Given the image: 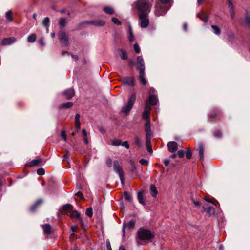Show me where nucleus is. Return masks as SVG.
Here are the masks:
<instances>
[{
    "label": "nucleus",
    "instance_id": "412c9836",
    "mask_svg": "<svg viewBox=\"0 0 250 250\" xmlns=\"http://www.w3.org/2000/svg\"><path fill=\"white\" fill-rule=\"evenodd\" d=\"M15 41L16 38L14 37L5 38L2 40L1 44L3 45H9L12 43H14Z\"/></svg>",
    "mask_w": 250,
    "mask_h": 250
},
{
    "label": "nucleus",
    "instance_id": "0eeeda50",
    "mask_svg": "<svg viewBox=\"0 0 250 250\" xmlns=\"http://www.w3.org/2000/svg\"><path fill=\"white\" fill-rule=\"evenodd\" d=\"M222 117V113L219 109H214L208 115V117L211 119L220 120Z\"/></svg>",
    "mask_w": 250,
    "mask_h": 250
},
{
    "label": "nucleus",
    "instance_id": "052dcab7",
    "mask_svg": "<svg viewBox=\"0 0 250 250\" xmlns=\"http://www.w3.org/2000/svg\"><path fill=\"white\" fill-rule=\"evenodd\" d=\"M106 246L107 250H112L109 241L106 242Z\"/></svg>",
    "mask_w": 250,
    "mask_h": 250
},
{
    "label": "nucleus",
    "instance_id": "7c9ffc66",
    "mask_svg": "<svg viewBox=\"0 0 250 250\" xmlns=\"http://www.w3.org/2000/svg\"><path fill=\"white\" fill-rule=\"evenodd\" d=\"M104 11L108 14H113L114 13V10L113 9L109 6L105 7L104 9Z\"/></svg>",
    "mask_w": 250,
    "mask_h": 250
},
{
    "label": "nucleus",
    "instance_id": "a18cd8bd",
    "mask_svg": "<svg viewBox=\"0 0 250 250\" xmlns=\"http://www.w3.org/2000/svg\"><path fill=\"white\" fill-rule=\"evenodd\" d=\"M203 211H206L208 213H210L212 211H214V208L211 207H208V208H203Z\"/></svg>",
    "mask_w": 250,
    "mask_h": 250
},
{
    "label": "nucleus",
    "instance_id": "37998d69",
    "mask_svg": "<svg viewBox=\"0 0 250 250\" xmlns=\"http://www.w3.org/2000/svg\"><path fill=\"white\" fill-rule=\"evenodd\" d=\"M111 20L112 22L116 25H119L121 24V22L119 21V20L117 18L115 17L112 18Z\"/></svg>",
    "mask_w": 250,
    "mask_h": 250
},
{
    "label": "nucleus",
    "instance_id": "423d86ee",
    "mask_svg": "<svg viewBox=\"0 0 250 250\" xmlns=\"http://www.w3.org/2000/svg\"><path fill=\"white\" fill-rule=\"evenodd\" d=\"M155 15L158 17L165 15L167 11V7L162 5L160 3H157L155 6Z\"/></svg>",
    "mask_w": 250,
    "mask_h": 250
},
{
    "label": "nucleus",
    "instance_id": "c85d7f7f",
    "mask_svg": "<svg viewBox=\"0 0 250 250\" xmlns=\"http://www.w3.org/2000/svg\"><path fill=\"white\" fill-rule=\"evenodd\" d=\"M42 203H43V201L42 199H39L37 201H36V202L35 203V204H34V205L32 206V210L34 209H35L39 206L41 205Z\"/></svg>",
    "mask_w": 250,
    "mask_h": 250
},
{
    "label": "nucleus",
    "instance_id": "393cba45",
    "mask_svg": "<svg viewBox=\"0 0 250 250\" xmlns=\"http://www.w3.org/2000/svg\"><path fill=\"white\" fill-rule=\"evenodd\" d=\"M145 130L146 132V137L150 136L151 137V128H150V121H148L145 126Z\"/></svg>",
    "mask_w": 250,
    "mask_h": 250
},
{
    "label": "nucleus",
    "instance_id": "ea45409f",
    "mask_svg": "<svg viewBox=\"0 0 250 250\" xmlns=\"http://www.w3.org/2000/svg\"><path fill=\"white\" fill-rule=\"evenodd\" d=\"M135 144L139 147L141 146V143L140 138L138 137H135L134 138Z\"/></svg>",
    "mask_w": 250,
    "mask_h": 250
},
{
    "label": "nucleus",
    "instance_id": "c756f323",
    "mask_svg": "<svg viewBox=\"0 0 250 250\" xmlns=\"http://www.w3.org/2000/svg\"><path fill=\"white\" fill-rule=\"evenodd\" d=\"M211 27L216 35H219L220 34L221 30L218 26L216 25H211Z\"/></svg>",
    "mask_w": 250,
    "mask_h": 250
},
{
    "label": "nucleus",
    "instance_id": "603ef678",
    "mask_svg": "<svg viewBox=\"0 0 250 250\" xmlns=\"http://www.w3.org/2000/svg\"><path fill=\"white\" fill-rule=\"evenodd\" d=\"M49 21H50L49 18L48 17H46L44 19V20L43 21V24H44V25L47 26L48 25V24L49 23Z\"/></svg>",
    "mask_w": 250,
    "mask_h": 250
},
{
    "label": "nucleus",
    "instance_id": "49530a36",
    "mask_svg": "<svg viewBox=\"0 0 250 250\" xmlns=\"http://www.w3.org/2000/svg\"><path fill=\"white\" fill-rule=\"evenodd\" d=\"M134 49L136 53L140 52V49L138 44L136 43L134 45Z\"/></svg>",
    "mask_w": 250,
    "mask_h": 250
},
{
    "label": "nucleus",
    "instance_id": "4d7b16f0",
    "mask_svg": "<svg viewBox=\"0 0 250 250\" xmlns=\"http://www.w3.org/2000/svg\"><path fill=\"white\" fill-rule=\"evenodd\" d=\"M38 43L42 46L44 45V43L42 38H41L40 39H39V40L38 41Z\"/></svg>",
    "mask_w": 250,
    "mask_h": 250
},
{
    "label": "nucleus",
    "instance_id": "4be33fe9",
    "mask_svg": "<svg viewBox=\"0 0 250 250\" xmlns=\"http://www.w3.org/2000/svg\"><path fill=\"white\" fill-rule=\"evenodd\" d=\"M137 198L139 202L143 205H146L145 200L144 199V192L143 191H140L137 194Z\"/></svg>",
    "mask_w": 250,
    "mask_h": 250
},
{
    "label": "nucleus",
    "instance_id": "bf43d9fd",
    "mask_svg": "<svg viewBox=\"0 0 250 250\" xmlns=\"http://www.w3.org/2000/svg\"><path fill=\"white\" fill-rule=\"evenodd\" d=\"M246 23L250 27V17H247L246 19Z\"/></svg>",
    "mask_w": 250,
    "mask_h": 250
},
{
    "label": "nucleus",
    "instance_id": "5fc2aeb1",
    "mask_svg": "<svg viewBox=\"0 0 250 250\" xmlns=\"http://www.w3.org/2000/svg\"><path fill=\"white\" fill-rule=\"evenodd\" d=\"M139 162L142 165H147V164H148V161L147 160H145V159H141L139 161Z\"/></svg>",
    "mask_w": 250,
    "mask_h": 250
},
{
    "label": "nucleus",
    "instance_id": "f03ea898",
    "mask_svg": "<svg viewBox=\"0 0 250 250\" xmlns=\"http://www.w3.org/2000/svg\"><path fill=\"white\" fill-rule=\"evenodd\" d=\"M137 235L142 240H149L154 237V234L147 229L141 228L139 229Z\"/></svg>",
    "mask_w": 250,
    "mask_h": 250
},
{
    "label": "nucleus",
    "instance_id": "c03bdc74",
    "mask_svg": "<svg viewBox=\"0 0 250 250\" xmlns=\"http://www.w3.org/2000/svg\"><path fill=\"white\" fill-rule=\"evenodd\" d=\"M186 157L188 159H190L192 157V152L190 150H188L186 152Z\"/></svg>",
    "mask_w": 250,
    "mask_h": 250
},
{
    "label": "nucleus",
    "instance_id": "f3484780",
    "mask_svg": "<svg viewBox=\"0 0 250 250\" xmlns=\"http://www.w3.org/2000/svg\"><path fill=\"white\" fill-rule=\"evenodd\" d=\"M137 69L138 70H145V67L144 65V60L142 56L137 57Z\"/></svg>",
    "mask_w": 250,
    "mask_h": 250
},
{
    "label": "nucleus",
    "instance_id": "774afa93",
    "mask_svg": "<svg viewBox=\"0 0 250 250\" xmlns=\"http://www.w3.org/2000/svg\"><path fill=\"white\" fill-rule=\"evenodd\" d=\"M75 196H78V197H83V195H82V194L80 192H78L76 193L75 194Z\"/></svg>",
    "mask_w": 250,
    "mask_h": 250
},
{
    "label": "nucleus",
    "instance_id": "2f4dec72",
    "mask_svg": "<svg viewBox=\"0 0 250 250\" xmlns=\"http://www.w3.org/2000/svg\"><path fill=\"white\" fill-rule=\"evenodd\" d=\"M66 23V20L64 18H60L59 20V25L61 27L65 26Z\"/></svg>",
    "mask_w": 250,
    "mask_h": 250
},
{
    "label": "nucleus",
    "instance_id": "0e129e2a",
    "mask_svg": "<svg viewBox=\"0 0 250 250\" xmlns=\"http://www.w3.org/2000/svg\"><path fill=\"white\" fill-rule=\"evenodd\" d=\"M71 57L75 61H77L78 60V59H79L78 56L77 55H74V54H71Z\"/></svg>",
    "mask_w": 250,
    "mask_h": 250
},
{
    "label": "nucleus",
    "instance_id": "4c0bfd02",
    "mask_svg": "<svg viewBox=\"0 0 250 250\" xmlns=\"http://www.w3.org/2000/svg\"><path fill=\"white\" fill-rule=\"evenodd\" d=\"M6 18L10 21H12L13 20L12 16V12L10 11H8L6 13Z\"/></svg>",
    "mask_w": 250,
    "mask_h": 250
},
{
    "label": "nucleus",
    "instance_id": "8fccbe9b",
    "mask_svg": "<svg viewBox=\"0 0 250 250\" xmlns=\"http://www.w3.org/2000/svg\"><path fill=\"white\" fill-rule=\"evenodd\" d=\"M192 202H193V204L194 205V206L196 207L199 208L200 207L201 204H200V203L198 201L195 200H194L193 199H192Z\"/></svg>",
    "mask_w": 250,
    "mask_h": 250
},
{
    "label": "nucleus",
    "instance_id": "cd10ccee",
    "mask_svg": "<svg viewBox=\"0 0 250 250\" xmlns=\"http://www.w3.org/2000/svg\"><path fill=\"white\" fill-rule=\"evenodd\" d=\"M120 53V56L122 60H126L128 58L127 54L126 52L123 50V49H120L119 50Z\"/></svg>",
    "mask_w": 250,
    "mask_h": 250
},
{
    "label": "nucleus",
    "instance_id": "ddd939ff",
    "mask_svg": "<svg viewBox=\"0 0 250 250\" xmlns=\"http://www.w3.org/2000/svg\"><path fill=\"white\" fill-rule=\"evenodd\" d=\"M198 150L200 156V159L203 161L204 159V154L205 150V145L203 142H200L198 144Z\"/></svg>",
    "mask_w": 250,
    "mask_h": 250
},
{
    "label": "nucleus",
    "instance_id": "f704fd0d",
    "mask_svg": "<svg viewBox=\"0 0 250 250\" xmlns=\"http://www.w3.org/2000/svg\"><path fill=\"white\" fill-rule=\"evenodd\" d=\"M128 34H129V37H128L129 40L131 42H132V41H133L134 38V36L133 35L132 30L131 27H129V28Z\"/></svg>",
    "mask_w": 250,
    "mask_h": 250
},
{
    "label": "nucleus",
    "instance_id": "a878e982",
    "mask_svg": "<svg viewBox=\"0 0 250 250\" xmlns=\"http://www.w3.org/2000/svg\"><path fill=\"white\" fill-rule=\"evenodd\" d=\"M135 221L131 220L129 222H127L124 225V228H127L130 229H132L134 228L135 226Z\"/></svg>",
    "mask_w": 250,
    "mask_h": 250
},
{
    "label": "nucleus",
    "instance_id": "09e8293b",
    "mask_svg": "<svg viewBox=\"0 0 250 250\" xmlns=\"http://www.w3.org/2000/svg\"><path fill=\"white\" fill-rule=\"evenodd\" d=\"M121 145L125 147L127 149H128L129 148V145L127 141H125L123 142V143H121Z\"/></svg>",
    "mask_w": 250,
    "mask_h": 250
},
{
    "label": "nucleus",
    "instance_id": "5701e85b",
    "mask_svg": "<svg viewBox=\"0 0 250 250\" xmlns=\"http://www.w3.org/2000/svg\"><path fill=\"white\" fill-rule=\"evenodd\" d=\"M146 147L148 151L151 154L153 150L151 147V137L150 136L146 137Z\"/></svg>",
    "mask_w": 250,
    "mask_h": 250
},
{
    "label": "nucleus",
    "instance_id": "39448f33",
    "mask_svg": "<svg viewBox=\"0 0 250 250\" xmlns=\"http://www.w3.org/2000/svg\"><path fill=\"white\" fill-rule=\"evenodd\" d=\"M113 169L114 171L117 173L120 177V179L122 184L124 183V172L121 166L120 165L118 161H114L113 162Z\"/></svg>",
    "mask_w": 250,
    "mask_h": 250
},
{
    "label": "nucleus",
    "instance_id": "79ce46f5",
    "mask_svg": "<svg viewBox=\"0 0 250 250\" xmlns=\"http://www.w3.org/2000/svg\"><path fill=\"white\" fill-rule=\"evenodd\" d=\"M37 173L39 175H43L45 174V170L43 168H38Z\"/></svg>",
    "mask_w": 250,
    "mask_h": 250
},
{
    "label": "nucleus",
    "instance_id": "58836bf2",
    "mask_svg": "<svg viewBox=\"0 0 250 250\" xmlns=\"http://www.w3.org/2000/svg\"><path fill=\"white\" fill-rule=\"evenodd\" d=\"M85 213L88 217H91L93 215L92 209L91 208H88L86 209Z\"/></svg>",
    "mask_w": 250,
    "mask_h": 250
},
{
    "label": "nucleus",
    "instance_id": "e433bc0d",
    "mask_svg": "<svg viewBox=\"0 0 250 250\" xmlns=\"http://www.w3.org/2000/svg\"><path fill=\"white\" fill-rule=\"evenodd\" d=\"M213 135L216 138H220L222 136V134L220 130H217L213 133Z\"/></svg>",
    "mask_w": 250,
    "mask_h": 250
},
{
    "label": "nucleus",
    "instance_id": "864d4df0",
    "mask_svg": "<svg viewBox=\"0 0 250 250\" xmlns=\"http://www.w3.org/2000/svg\"><path fill=\"white\" fill-rule=\"evenodd\" d=\"M185 153L183 150H180L177 152V155L180 158H183L184 156Z\"/></svg>",
    "mask_w": 250,
    "mask_h": 250
},
{
    "label": "nucleus",
    "instance_id": "f8f14e48",
    "mask_svg": "<svg viewBox=\"0 0 250 250\" xmlns=\"http://www.w3.org/2000/svg\"><path fill=\"white\" fill-rule=\"evenodd\" d=\"M75 91L73 88L67 89L65 90L63 94L66 97V99H71L75 95Z\"/></svg>",
    "mask_w": 250,
    "mask_h": 250
},
{
    "label": "nucleus",
    "instance_id": "4468645a",
    "mask_svg": "<svg viewBox=\"0 0 250 250\" xmlns=\"http://www.w3.org/2000/svg\"><path fill=\"white\" fill-rule=\"evenodd\" d=\"M45 162V160L41 158H37L32 160V166L39 167L43 166Z\"/></svg>",
    "mask_w": 250,
    "mask_h": 250
},
{
    "label": "nucleus",
    "instance_id": "680f3d73",
    "mask_svg": "<svg viewBox=\"0 0 250 250\" xmlns=\"http://www.w3.org/2000/svg\"><path fill=\"white\" fill-rule=\"evenodd\" d=\"M76 127L78 130H80L81 128V124L80 123H75Z\"/></svg>",
    "mask_w": 250,
    "mask_h": 250
},
{
    "label": "nucleus",
    "instance_id": "2eb2a0df",
    "mask_svg": "<svg viewBox=\"0 0 250 250\" xmlns=\"http://www.w3.org/2000/svg\"><path fill=\"white\" fill-rule=\"evenodd\" d=\"M139 71V75L138 77V79L142 84H143V85H145L147 83V81L146 80L145 77V70H141Z\"/></svg>",
    "mask_w": 250,
    "mask_h": 250
},
{
    "label": "nucleus",
    "instance_id": "9d476101",
    "mask_svg": "<svg viewBox=\"0 0 250 250\" xmlns=\"http://www.w3.org/2000/svg\"><path fill=\"white\" fill-rule=\"evenodd\" d=\"M150 109H151V107L148 104L147 102H146V103L144 111L143 113V118L144 119L147 121V122L150 121L149 115L150 114Z\"/></svg>",
    "mask_w": 250,
    "mask_h": 250
},
{
    "label": "nucleus",
    "instance_id": "69168bd1",
    "mask_svg": "<svg viewBox=\"0 0 250 250\" xmlns=\"http://www.w3.org/2000/svg\"><path fill=\"white\" fill-rule=\"evenodd\" d=\"M82 134L84 137H87V132L85 129L82 130Z\"/></svg>",
    "mask_w": 250,
    "mask_h": 250
},
{
    "label": "nucleus",
    "instance_id": "473e14b6",
    "mask_svg": "<svg viewBox=\"0 0 250 250\" xmlns=\"http://www.w3.org/2000/svg\"><path fill=\"white\" fill-rule=\"evenodd\" d=\"M73 208V206L70 204H67L63 205L62 207V209L63 211H67L69 210H71Z\"/></svg>",
    "mask_w": 250,
    "mask_h": 250
},
{
    "label": "nucleus",
    "instance_id": "f257e3e1",
    "mask_svg": "<svg viewBox=\"0 0 250 250\" xmlns=\"http://www.w3.org/2000/svg\"><path fill=\"white\" fill-rule=\"evenodd\" d=\"M152 5L148 0H137L132 4V7L140 13H149Z\"/></svg>",
    "mask_w": 250,
    "mask_h": 250
},
{
    "label": "nucleus",
    "instance_id": "e2e57ef3",
    "mask_svg": "<svg viewBox=\"0 0 250 250\" xmlns=\"http://www.w3.org/2000/svg\"><path fill=\"white\" fill-rule=\"evenodd\" d=\"M164 163L166 166H167L169 163V160L168 159H165L164 161Z\"/></svg>",
    "mask_w": 250,
    "mask_h": 250
},
{
    "label": "nucleus",
    "instance_id": "6e6552de",
    "mask_svg": "<svg viewBox=\"0 0 250 250\" xmlns=\"http://www.w3.org/2000/svg\"><path fill=\"white\" fill-rule=\"evenodd\" d=\"M59 39L63 45H68L69 44L68 36L64 31H61L58 35Z\"/></svg>",
    "mask_w": 250,
    "mask_h": 250
},
{
    "label": "nucleus",
    "instance_id": "b1692460",
    "mask_svg": "<svg viewBox=\"0 0 250 250\" xmlns=\"http://www.w3.org/2000/svg\"><path fill=\"white\" fill-rule=\"evenodd\" d=\"M73 105V103L71 102L62 103L59 105L60 109H68L71 107Z\"/></svg>",
    "mask_w": 250,
    "mask_h": 250
},
{
    "label": "nucleus",
    "instance_id": "a19ab883",
    "mask_svg": "<svg viewBox=\"0 0 250 250\" xmlns=\"http://www.w3.org/2000/svg\"><path fill=\"white\" fill-rule=\"evenodd\" d=\"M121 141L119 139H115L112 142V145L114 146H118L121 145Z\"/></svg>",
    "mask_w": 250,
    "mask_h": 250
},
{
    "label": "nucleus",
    "instance_id": "13d9d810",
    "mask_svg": "<svg viewBox=\"0 0 250 250\" xmlns=\"http://www.w3.org/2000/svg\"><path fill=\"white\" fill-rule=\"evenodd\" d=\"M78 227L76 225L75 226H72L71 227V229L73 231V232H75L76 230L77 229Z\"/></svg>",
    "mask_w": 250,
    "mask_h": 250
},
{
    "label": "nucleus",
    "instance_id": "de8ad7c7",
    "mask_svg": "<svg viewBox=\"0 0 250 250\" xmlns=\"http://www.w3.org/2000/svg\"><path fill=\"white\" fill-rule=\"evenodd\" d=\"M106 164L108 167H111L112 165V161L110 158H108L106 160Z\"/></svg>",
    "mask_w": 250,
    "mask_h": 250
},
{
    "label": "nucleus",
    "instance_id": "bb28decb",
    "mask_svg": "<svg viewBox=\"0 0 250 250\" xmlns=\"http://www.w3.org/2000/svg\"><path fill=\"white\" fill-rule=\"evenodd\" d=\"M150 190L151 195L154 197H156L158 193L156 186L154 185H151Z\"/></svg>",
    "mask_w": 250,
    "mask_h": 250
},
{
    "label": "nucleus",
    "instance_id": "72a5a7b5",
    "mask_svg": "<svg viewBox=\"0 0 250 250\" xmlns=\"http://www.w3.org/2000/svg\"><path fill=\"white\" fill-rule=\"evenodd\" d=\"M124 198L125 200L131 201L132 199L131 196L126 191L124 192Z\"/></svg>",
    "mask_w": 250,
    "mask_h": 250
},
{
    "label": "nucleus",
    "instance_id": "6ab92c4d",
    "mask_svg": "<svg viewBox=\"0 0 250 250\" xmlns=\"http://www.w3.org/2000/svg\"><path fill=\"white\" fill-rule=\"evenodd\" d=\"M69 216L71 218H77L80 221L81 224L82 225L83 224V220L82 218L81 217L80 213L78 212V211L74 210L72 211L70 214H69Z\"/></svg>",
    "mask_w": 250,
    "mask_h": 250
},
{
    "label": "nucleus",
    "instance_id": "dca6fc26",
    "mask_svg": "<svg viewBox=\"0 0 250 250\" xmlns=\"http://www.w3.org/2000/svg\"><path fill=\"white\" fill-rule=\"evenodd\" d=\"M147 102L148 104L151 107V105H155L158 102V99L157 97L153 94L150 95L148 99L146 101V103Z\"/></svg>",
    "mask_w": 250,
    "mask_h": 250
},
{
    "label": "nucleus",
    "instance_id": "1a4fd4ad",
    "mask_svg": "<svg viewBox=\"0 0 250 250\" xmlns=\"http://www.w3.org/2000/svg\"><path fill=\"white\" fill-rule=\"evenodd\" d=\"M135 78L133 77H125L122 79V83L124 85L134 86Z\"/></svg>",
    "mask_w": 250,
    "mask_h": 250
},
{
    "label": "nucleus",
    "instance_id": "338daca9",
    "mask_svg": "<svg viewBox=\"0 0 250 250\" xmlns=\"http://www.w3.org/2000/svg\"><path fill=\"white\" fill-rule=\"evenodd\" d=\"M160 0L161 2V3L166 4V3H167L168 2H169L170 0Z\"/></svg>",
    "mask_w": 250,
    "mask_h": 250
},
{
    "label": "nucleus",
    "instance_id": "a211bd4d",
    "mask_svg": "<svg viewBox=\"0 0 250 250\" xmlns=\"http://www.w3.org/2000/svg\"><path fill=\"white\" fill-rule=\"evenodd\" d=\"M83 24H92L97 26H102L105 24V22L101 20H98L95 21H92L90 22L85 21L83 22Z\"/></svg>",
    "mask_w": 250,
    "mask_h": 250
},
{
    "label": "nucleus",
    "instance_id": "6e6d98bb",
    "mask_svg": "<svg viewBox=\"0 0 250 250\" xmlns=\"http://www.w3.org/2000/svg\"><path fill=\"white\" fill-rule=\"evenodd\" d=\"M80 115L79 114H76L75 115V123H80Z\"/></svg>",
    "mask_w": 250,
    "mask_h": 250
},
{
    "label": "nucleus",
    "instance_id": "aec40b11",
    "mask_svg": "<svg viewBox=\"0 0 250 250\" xmlns=\"http://www.w3.org/2000/svg\"><path fill=\"white\" fill-rule=\"evenodd\" d=\"M42 228L45 234L50 235L52 233V227L49 224L42 225Z\"/></svg>",
    "mask_w": 250,
    "mask_h": 250
},
{
    "label": "nucleus",
    "instance_id": "9b49d317",
    "mask_svg": "<svg viewBox=\"0 0 250 250\" xmlns=\"http://www.w3.org/2000/svg\"><path fill=\"white\" fill-rule=\"evenodd\" d=\"M167 146L168 151L171 153L175 152L178 149V144L175 141L169 142Z\"/></svg>",
    "mask_w": 250,
    "mask_h": 250
},
{
    "label": "nucleus",
    "instance_id": "20e7f679",
    "mask_svg": "<svg viewBox=\"0 0 250 250\" xmlns=\"http://www.w3.org/2000/svg\"><path fill=\"white\" fill-rule=\"evenodd\" d=\"M148 13H139L138 15L140 25L142 28H146L149 24Z\"/></svg>",
    "mask_w": 250,
    "mask_h": 250
},
{
    "label": "nucleus",
    "instance_id": "c9c22d12",
    "mask_svg": "<svg viewBox=\"0 0 250 250\" xmlns=\"http://www.w3.org/2000/svg\"><path fill=\"white\" fill-rule=\"evenodd\" d=\"M228 6L230 8V12L231 13V16L232 18H233L234 16V9L233 7V4L230 1L228 0Z\"/></svg>",
    "mask_w": 250,
    "mask_h": 250
},
{
    "label": "nucleus",
    "instance_id": "3c124183",
    "mask_svg": "<svg viewBox=\"0 0 250 250\" xmlns=\"http://www.w3.org/2000/svg\"><path fill=\"white\" fill-rule=\"evenodd\" d=\"M61 136L63 138L64 141L67 139L66 132L64 130H62L61 132Z\"/></svg>",
    "mask_w": 250,
    "mask_h": 250
},
{
    "label": "nucleus",
    "instance_id": "7ed1b4c3",
    "mask_svg": "<svg viewBox=\"0 0 250 250\" xmlns=\"http://www.w3.org/2000/svg\"><path fill=\"white\" fill-rule=\"evenodd\" d=\"M136 95L135 93H133L129 97L128 102L126 105L123 107L122 111L125 114H128L132 108L135 101L136 100Z\"/></svg>",
    "mask_w": 250,
    "mask_h": 250
}]
</instances>
